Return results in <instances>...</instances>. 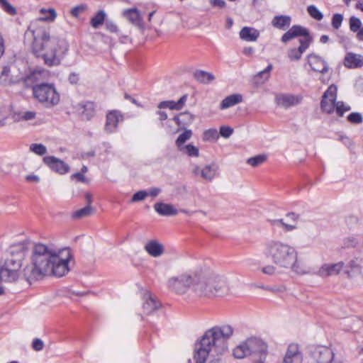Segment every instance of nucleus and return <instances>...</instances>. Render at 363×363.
Masks as SVG:
<instances>
[{
  "label": "nucleus",
  "mask_w": 363,
  "mask_h": 363,
  "mask_svg": "<svg viewBox=\"0 0 363 363\" xmlns=\"http://www.w3.org/2000/svg\"><path fill=\"white\" fill-rule=\"evenodd\" d=\"M272 223L274 226H282L286 231H291L296 228L295 225L286 223L283 219L274 220Z\"/></svg>",
  "instance_id": "44"
},
{
  "label": "nucleus",
  "mask_w": 363,
  "mask_h": 363,
  "mask_svg": "<svg viewBox=\"0 0 363 363\" xmlns=\"http://www.w3.org/2000/svg\"><path fill=\"white\" fill-rule=\"evenodd\" d=\"M40 16L32 21L26 32V36H31V50L34 55L43 60L49 67L57 66L69 50L68 42L62 38L51 36L50 28L45 22H53L57 13L54 9L39 10Z\"/></svg>",
  "instance_id": "1"
},
{
  "label": "nucleus",
  "mask_w": 363,
  "mask_h": 363,
  "mask_svg": "<svg viewBox=\"0 0 363 363\" xmlns=\"http://www.w3.org/2000/svg\"><path fill=\"white\" fill-rule=\"evenodd\" d=\"M335 110L339 116H342L345 112L350 110V106L345 104L343 101H336Z\"/></svg>",
  "instance_id": "43"
},
{
  "label": "nucleus",
  "mask_w": 363,
  "mask_h": 363,
  "mask_svg": "<svg viewBox=\"0 0 363 363\" xmlns=\"http://www.w3.org/2000/svg\"><path fill=\"white\" fill-rule=\"evenodd\" d=\"M360 19L355 16H351L350 18V29L353 33H357L362 27Z\"/></svg>",
  "instance_id": "42"
},
{
  "label": "nucleus",
  "mask_w": 363,
  "mask_h": 363,
  "mask_svg": "<svg viewBox=\"0 0 363 363\" xmlns=\"http://www.w3.org/2000/svg\"><path fill=\"white\" fill-rule=\"evenodd\" d=\"M228 342H222L211 329L208 330L195 343L194 359L196 363H205L208 356L216 358L228 352Z\"/></svg>",
  "instance_id": "5"
},
{
  "label": "nucleus",
  "mask_w": 363,
  "mask_h": 363,
  "mask_svg": "<svg viewBox=\"0 0 363 363\" xmlns=\"http://www.w3.org/2000/svg\"><path fill=\"white\" fill-rule=\"evenodd\" d=\"M194 77L199 82L205 84L209 83L215 79L213 74L203 70L196 71L194 73Z\"/></svg>",
  "instance_id": "32"
},
{
  "label": "nucleus",
  "mask_w": 363,
  "mask_h": 363,
  "mask_svg": "<svg viewBox=\"0 0 363 363\" xmlns=\"http://www.w3.org/2000/svg\"><path fill=\"white\" fill-rule=\"evenodd\" d=\"M123 116L118 111H110L107 113L106 117L105 131L108 133H114L118 128V123L123 121Z\"/></svg>",
  "instance_id": "17"
},
{
  "label": "nucleus",
  "mask_w": 363,
  "mask_h": 363,
  "mask_svg": "<svg viewBox=\"0 0 363 363\" xmlns=\"http://www.w3.org/2000/svg\"><path fill=\"white\" fill-rule=\"evenodd\" d=\"M147 196V191L141 190L135 193L132 198L131 202L135 203L144 200Z\"/></svg>",
  "instance_id": "47"
},
{
  "label": "nucleus",
  "mask_w": 363,
  "mask_h": 363,
  "mask_svg": "<svg viewBox=\"0 0 363 363\" xmlns=\"http://www.w3.org/2000/svg\"><path fill=\"white\" fill-rule=\"evenodd\" d=\"M11 72V69L9 66H4L1 72L0 79L3 80L4 82H6V78L9 76Z\"/></svg>",
  "instance_id": "56"
},
{
  "label": "nucleus",
  "mask_w": 363,
  "mask_h": 363,
  "mask_svg": "<svg viewBox=\"0 0 363 363\" xmlns=\"http://www.w3.org/2000/svg\"><path fill=\"white\" fill-rule=\"evenodd\" d=\"M106 13L101 10L96 13L91 19V25L93 28H97L99 26L102 25L105 21Z\"/></svg>",
  "instance_id": "34"
},
{
  "label": "nucleus",
  "mask_w": 363,
  "mask_h": 363,
  "mask_svg": "<svg viewBox=\"0 0 363 363\" xmlns=\"http://www.w3.org/2000/svg\"><path fill=\"white\" fill-rule=\"evenodd\" d=\"M306 61L310 67L314 72L325 74L329 71L328 62L320 55L310 53L306 56Z\"/></svg>",
  "instance_id": "14"
},
{
  "label": "nucleus",
  "mask_w": 363,
  "mask_h": 363,
  "mask_svg": "<svg viewBox=\"0 0 363 363\" xmlns=\"http://www.w3.org/2000/svg\"><path fill=\"white\" fill-rule=\"evenodd\" d=\"M85 9L86 6L82 4L72 8L70 13L73 16L78 17L80 13L83 12Z\"/></svg>",
  "instance_id": "53"
},
{
  "label": "nucleus",
  "mask_w": 363,
  "mask_h": 363,
  "mask_svg": "<svg viewBox=\"0 0 363 363\" xmlns=\"http://www.w3.org/2000/svg\"><path fill=\"white\" fill-rule=\"evenodd\" d=\"M82 116L86 120H90L95 113V104L91 101H86L82 105Z\"/></svg>",
  "instance_id": "30"
},
{
  "label": "nucleus",
  "mask_w": 363,
  "mask_h": 363,
  "mask_svg": "<svg viewBox=\"0 0 363 363\" xmlns=\"http://www.w3.org/2000/svg\"><path fill=\"white\" fill-rule=\"evenodd\" d=\"M262 288L274 293L286 291V287L283 285L278 286H262Z\"/></svg>",
  "instance_id": "54"
},
{
  "label": "nucleus",
  "mask_w": 363,
  "mask_h": 363,
  "mask_svg": "<svg viewBox=\"0 0 363 363\" xmlns=\"http://www.w3.org/2000/svg\"><path fill=\"white\" fill-rule=\"evenodd\" d=\"M144 303L143 308L145 313L150 314L158 309L161 304L158 302L150 291H145L143 294Z\"/></svg>",
  "instance_id": "20"
},
{
  "label": "nucleus",
  "mask_w": 363,
  "mask_h": 363,
  "mask_svg": "<svg viewBox=\"0 0 363 363\" xmlns=\"http://www.w3.org/2000/svg\"><path fill=\"white\" fill-rule=\"evenodd\" d=\"M218 138L219 134L216 128L208 129L203 133V140L204 141H216Z\"/></svg>",
  "instance_id": "35"
},
{
  "label": "nucleus",
  "mask_w": 363,
  "mask_h": 363,
  "mask_svg": "<svg viewBox=\"0 0 363 363\" xmlns=\"http://www.w3.org/2000/svg\"><path fill=\"white\" fill-rule=\"evenodd\" d=\"M344 265L343 262L335 264H324L320 267L316 274L320 277L337 275L342 270Z\"/></svg>",
  "instance_id": "18"
},
{
  "label": "nucleus",
  "mask_w": 363,
  "mask_h": 363,
  "mask_svg": "<svg viewBox=\"0 0 363 363\" xmlns=\"http://www.w3.org/2000/svg\"><path fill=\"white\" fill-rule=\"evenodd\" d=\"M337 87L333 84L328 88L322 97L320 106L323 111L327 113H333L335 111Z\"/></svg>",
  "instance_id": "11"
},
{
  "label": "nucleus",
  "mask_w": 363,
  "mask_h": 363,
  "mask_svg": "<svg viewBox=\"0 0 363 363\" xmlns=\"http://www.w3.org/2000/svg\"><path fill=\"white\" fill-rule=\"evenodd\" d=\"M259 31L252 27L245 26L240 33V38L246 42H255L259 37Z\"/></svg>",
  "instance_id": "23"
},
{
  "label": "nucleus",
  "mask_w": 363,
  "mask_h": 363,
  "mask_svg": "<svg viewBox=\"0 0 363 363\" xmlns=\"http://www.w3.org/2000/svg\"><path fill=\"white\" fill-rule=\"evenodd\" d=\"M161 192V189L157 187L151 188L149 191H147V196L152 197L157 196Z\"/></svg>",
  "instance_id": "60"
},
{
  "label": "nucleus",
  "mask_w": 363,
  "mask_h": 363,
  "mask_svg": "<svg viewBox=\"0 0 363 363\" xmlns=\"http://www.w3.org/2000/svg\"><path fill=\"white\" fill-rule=\"evenodd\" d=\"M262 272L268 275H273L275 274L276 267L273 265H267L262 269Z\"/></svg>",
  "instance_id": "57"
},
{
  "label": "nucleus",
  "mask_w": 363,
  "mask_h": 363,
  "mask_svg": "<svg viewBox=\"0 0 363 363\" xmlns=\"http://www.w3.org/2000/svg\"><path fill=\"white\" fill-rule=\"evenodd\" d=\"M243 100L240 94H233L226 96L220 103V108L224 110L241 103Z\"/></svg>",
  "instance_id": "28"
},
{
  "label": "nucleus",
  "mask_w": 363,
  "mask_h": 363,
  "mask_svg": "<svg viewBox=\"0 0 363 363\" xmlns=\"http://www.w3.org/2000/svg\"><path fill=\"white\" fill-rule=\"evenodd\" d=\"M35 98L45 107L57 105L60 101V94L53 84L43 83L33 87Z\"/></svg>",
  "instance_id": "9"
},
{
  "label": "nucleus",
  "mask_w": 363,
  "mask_h": 363,
  "mask_svg": "<svg viewBox=\"0 0 363 363\" xmlns=\"http://www.w3.org/2000/svg\"><path fill=\"white\" fill-rule=\"evenodd\" d=\"M312 358L317 363H331L334 358L333 350L325 346H316L311 350Z\"/></svg>",
  "instance_id": "13"
},
{
  "label": "nucleus",
  "mask_w": 363,
  "mask_h": 363,
  "mask_svg": "<svg viewBox=\"0 0 363 363\" xmlns=\"http://www.w3.org/2000/svg\"><path fill=\"white\" fill-rule=\"evenodd\" d=\"M211 4L214 7L223 8L225 6L224 0H210Z\"/></svg>",
  "instance_id": "59"
},
{
  "label": "nucleus",
  "mask_w": 363,
  "mask_h": 363,
  "mask_svg": "<svg viewBox=\"0 0 363 363\" xmlns=\"http://www.w3.org/2000/svg\"><path fill=\"white\" fill-rule=\"evenodd\" d=\"M33 349L35 351H41L44 347V342L39 338H35L32 343Z\"/></svg>",
  "instance_id": "50"
},
{
  "label": "nucleus",
  "mask_w": 363,
  "mask_h": 363,
  "mask_svg": "<svg viewBox=\"0 0 363 363\" xmlns=\"http://www.w3.org/2000/svg\"><path fill=\"white\" fill-rule=\"evenodd\" d=\"M0 6L4 12L10 16H13L17 13L16 8L7 0H0Z\"/></svg>",
  "instance_id": "36"
},
{
  "label": "nucleus",
  "mask_w": 363,
  "mask_h": 363,
  "mask_svg": "<svg viewBox=\"0 0 363 363\" xmlns=\"http://www.w3.org/2000/svg\"><path fill=\"white\" fill-rule=\"evenodd\" d=\"M71 257L69 248L57 251L45 245L36 244L33 250L32 264L23 269V276L30 284L48 275L62 277L69 271Z\"/></svg>",
  "instance_id": "3"
},
{
  "label": "nucleus",
  "mask_w": 363,
  "mask_h": 363,
  "mask_svg": "<svg viewBox=\"0 0 363 363\" xmlns=\"http://www.w3.org/2000/svg\"><path fill=\"white\" fill-rule=\"evenodd\" d=\"M194 116L189 112H183L174 116L173 120L181 127L190 125L194 121Z\"/></svg>",
  "instance_id": "29"
},
{
  "label": "nucleus",
  "mask_w": 363,
  "mask_h": 363,
  "mask_svg": "<svg viewBox=\"0 0 363 363\" xmlns=\"http://www.w3.org/2000/svg\"><path fill=\"white\" fill-rule=\"evenodd\" d=\"M191 172L196 178L211 182L218 174V166L216 163H211L205 166L191 164Z\"/></svg>",
  "instance_id": "10"
},
{
  "label": "nucleus",
  "mask_w": 363,
  "mask_h": 363,
  "mask_svg": "<svg viewBox=\"0 0 363 363\" xmlns=\"http://www.w3.org/2000/svg\"><path fill=\"white\" fill-rule=\"evenodd\" d=\"M302 100L303 96L300 94H277L275 96L276 104L284 108H289L291 106H296L299 104Z\"/></svg>",
  "instance_id": "15"
},
{
  "label": "nucleus",
  "mask_w": 363,
  "mask_h": 363,
  "mask_svg": "<svg viewBox=\"0 0 363 363\" xmlns=\"http://www.w3.org/2000/svg\"><path fill=\"white\" fill-rule=\"evenodd\" d=\"M267 160V156L264 155H259L255 157L249 158L247 163L252 167H257L264 163Z\"/></svg>",
  "instance_id": "39"
},
{
  "label": "nucleus",
  "mask_w": 363,
  "mask_h": 363,
  "mask_svg": "<svg viewBox=\"0 0 363 363\" xmlns=\"http://www.w3.org/2000/svg\"><path fill=\"white\" fill-rule=\"evenodd\" d=\"M181 151L185 152L190 157H198L199 154V150L198 147L191 144L184 145V147H182Z\"/></svg>",
  "instance_id": "40"
},
{
  "label": "nucleus",
  "mask_w": 363,
  "mask_h": 363,
  "mask_svg": "<svg viewBox=\"0 0 363 363\" xmlns=\"http://www.w3.org/2000/svg\"><path fill=\"white\" fill-rule=\"evenodd\" d=\"M167 287L177 294L186 296L185 298L189 301L222 296L228 292L226 279L219 275L204 277L198 274H182L170 277Z\"/></svg>",
  "instance_id": "2"
},
{
  "label": "nucleus",
  "mask_w": 363,
  "mask_h": 363,
  "mask_svg": "<svg viewBox=\"0 0 363 363\" xmlns=\"http://www.w3.org/2000/svg\"><path fill=\"white\" fill-rule=\"evenodd\" d=\"M347 247H350V246L355 247L358 244V240L354 238H347Z\"/></svg>",
  "instance_id": "63"
},
{
  "label": "nucleus",
  "mask_w": 363,
  "mask_h": 363,
  "mask_svg": "<svg viewBox=\"0 0 363 363\" xmlns=\"http://www.w3.org/2000/svg\"><path fill=\"white\" fill-rule=\"evenodd\" d=\"M157 114L159 115V118L161 121H165L167 119V114L164 111H157Z\"/></svg>",
  "instance_id": "64"
},
{
  "label": "nucleus",
  "mask_w": 363,
  "mask_h": 363,
  "mask_svg": "<svg viewBox=\"0 0 363 363\" xmlns=\"http://www.w3.org/2000/svg\"><path fill=\"white\" fill-rule=\"evenodd\" d=\"M187 97H188L187 95L184 94L177 101H162L158 104L157 107L160 109L169 108L170 110L179 111L185 105V103L187 100Z\"/></svg>",
  "instance_id": "24"
},
{
  "label": "nucleus",
  "mask_w": 363,
  "mask_h": 363,
  "mask_svg": "<svg viewBox=\"0 0 363 363\" xmlns=\"http://www.w3.org/2000/svg\"><path fill=\"white\" fill-rule=\"evenodd\" d=\"M72 179H74L81 182H86V179L82 173L77 172L71 176Z\"/></svg>",
  "instance_id": "58"
},
{
  "label": "nucleus",
  "mask_w": 363,
  "mask_h": 363,
  "mask_svg": "<svg viewBox=\"0 0 363 363\" xmlns=\"http://www.w3.org/2000/svg\"><path fill=\"white\" fill-rule=\"evenodd\" d=\"M30 150L38 155H43L47 152L46 147L40 143H33L30 145Z\"/></svg>",
  "instance_id": "41"
},
{
  "label": "nucleus",
  "mask_w": 363,
  "mask_h": 363,
  "mask_svg": "<svg viewBox=\"0 0 363 363\" xmlns=\"http://www.w3.org/2000/svg\"><path fill=\"white\" fill-rule=\"evenodd\" d=\"M23 111H13L11 113V118L14 122H20L23 121Z\"/></svg>",
  "instance_id": "51"
},
{
  "label": "nucleus",
  "mask_w": 363,
  "mask_h": 363,
  "mask_svg": "<svg viewBox=\"0 0 363 363\" xmlns=\"http://www.w3.org/2000/svg\"><path fill=\"white\" fill-rule=\"evenodd\" d=\"M267 353L268 345L267 342L257 337L247 338L233 350V355L236 359H243L252 355L265 359Z\"/></svg>",
  "instance_id": "7"
},
{
  "label": "nucleus",
  "mask_w": 363,
  "mask_h": 363,
  "mask_svg": "<svg viewBox=\"0 0 363 363\" xmlns=\"http://www.w3.org/2000/svg\"><path fill=\"white\" fill-rule=\"evenodd\" d=\"M43 162L53 172L59 174H65L69 171V166L64 161L54 156H45Z\"/></svg>",
  "instance_id": "16"
},
{
  "label": "nucleus",
  "mask_w": 363,
  "mask_h": 363,
  "mask_svg": "<svg viewBox=\"0 0 363 363\" xmlns=\"http://www.w3.org/2000/svg\"><path fill=\"white\" fill-rule=\"evenodd\" d=\"M255 52V49L251 46L245 47L242 50V54L245 56H252Z\"/></svg>",
  "instance_id": "61"
},
{
  "label": "nucleus",
  "mask_w": 363,
  "mask_h": 363,
  "mask_svg": "<svg viewBox=\"0 0 363 363\" xmlns=\"http://www.w3.org/2000/svg\"><path fill=\"white\" fill-rule=\"evenodd\" d=\"M24 255L23 252L11 254L7 257L0 269V279L4 281H14L19 276Z\"/></svg>",
  "instance_id": "8"
},
{
  "label": "nucleus",
  "mask_w": 363,
  "mask_h": 363,
  "mask_svg": "<svg viewBox=\"0 0 363 363\" xmlns=\"http://www.w3.org/2000/svg\"><path fill=\"white\" fill-rule=\"evenodd\" d=\"M345 268H346L345 273L350 277H353L354 275V274H360L361 273L360 265L357 263V262L355 259L350 260L347 263Z\"/></svg>",
  "instance_id": "31"
},
{
  "label": "nucleus",
  "mask_w": 363,
  "mask_h": 363,
  "mask_svg": "<svg viewBox=\"0 0 363 363\" xmlns=\"http://www.w3.org/2000/svg\"><path fill=\"white\" fill-rule=\"evenodd\" d=\"M233 133V129L230 126L223 125L220 128V134L225 138H228Z\"/></svg>",
  "instance_id": "48"
},
{
  "label": "nucleus",
  "mask_w": 363,
  "mask_h": 363,
  "mask_svg": "<svg viewBox=\"0 0 363 363\" xmlns=\"http://www.w3.org/2000/svg\"><path fill=\"white\" fill-rule=\"evenodd\" d=\"M26 180L27 182H38L40 179L39 177L35 175V174H28L26 177Z\"/></svg>",
  "instance_id": "62"
},
{
  "label": "nucleus",
  "mask_w": 363,
  "mask_h": 363,
  "mask_svg": "<svg viewBox=\"0 0 363 363\" xmlns=\"http://www.w3.org/2000/svg\"><path fill=\"white\" fill-rule=\"evenodd\" d=\"M347 120L354 124H359L363 121L362 115L358 112H353L348 115Z\"/></svg>",
  "instance_id": "45"
},
{
  "label": "nucleus",
  "mask_w": 363,
  "mask_h": 363,
  "mask_svg": "<svg viewBox=\"0 0 363 363\" xmlns=\"http://www.w3.org/2000/svg\"><path fill=\"white\" fill-rule=\"evenodd\" d=\"M263 255L279 268L291 269L297 274H308L298 261V252L291 245L278 240H268L262 247Z\"/></svg>",
  "instance_id": "4"
},
{
  "label": "nucleus",
  "mask_w": 363,
  "mask_h": 363,
  "mask_svg": "<svg viewBox=\"0 0 363 363\" xmlns=\"http://www.w3.org/2000/svg\"><path fill=\"white\" fill-rule=\"evenodd\" d=\"M154 209L159 215L162 216H175L178 213L177 209L173 205L162 202L155 203Z\"/></svg>",
  "instance_id": "25"
},
{
  "label": "nucleus",
  "mask_w": 363,
  "mask_h": 363,
  "mask_svg": "<svg viewBox=\"0 0 363 363\" xmlns=\"http://www.w3.org/2000/svg\"><path fill=\"white\" fill-rule=\"evenodd\" d=\"M145 252L152 257H160L164 253V246L157 240H150L144 245Z\"/></svg>",
  "instance_id": "19"
},
{
  "label": "nucleus",
  "mask_w": 363,
  "mask_h": 363,
  "mask_svg": "<svg viewBox=\"0 0 363 363\" xmlns=\"http://www.w3.org/2000/svg\"><path fill=\"white\" fill-rule=\"evenodd\" d=\"M303 354L299 345L290 343L283 356L282 363H303Z\"/></svg>",
  "instance_id": "12"
},
{
  "label": "nucleus",
  "mask_w": 363,
  "mask_h": 363,
  "mask_svg": "<svg viewBox=\"0 0 363 363\" xmlns=\"http://www.w3.org/2000/svg\"><path fill=\"white\" fill-rule=\"evenodd\" d=\"M192 136V131L190 129H186L181 133L176 140L175 144L179 150L184 147V144L189 140Z\"/></svg>",
  "instance_id": "33"
},
{
  "label": "nucleus",
  "mask_w": 363,
  "mask_h": 363,
  "mask_svg": "<svg viewBox=\"0 0 363 363\" xmlns=\"http://www.w3.org/2000/svg\"><path fill=\"white\" fill-rule=\"evenodd\" d=\"M291 23V17L287 15L275 16L272 20V25L273 27L285 30L288 28Z\"/></svg>",
  "instance_id": "27"
},
{
  "label": "nucleus",
  "mask_w": 363,
  "mask_h": 363,
  "mask_svg": "<svg viewBox=\"0 0 363 363\" xmlns=\"http://www.w3.org/2000/svg\"><path fill=\"white\" fill-rule=\"evenodd\" d=\"M106 28L111 33H116L118 32V28L117 25L111 20H106L105 22Z\"/></svg>",
  "instance_id": "49"
},
{
  "label": "nucleus",
  "mask_w": 363,
  "mask_h": 363,
  "mask_svg": "<svg viewBox=\"0 0 363 363\" xmlns=\"http://www.w3.org/2000/svg\"><path fill=\"white\" fill-rule=\"evenodd\" d=\"M342 21H343V16L342 14H340V13L334 14L333 16L332 21H331L332 26L335 29H338L341 26Z\"/></svg>",
  "instance_id": "46"
},
{
  "label": "nucleus",
  "mask_w": 363,
  "mask_h": 363,
  "mask_svg": "<svg viewBox=\"0 0 363 363\" xmlns=\"http://www.w3.org/2000/svg\"><path fill=\"white\" fill-rule=\"evenodd\" d=\"M211 329L216 336L224 342H227V340L232 336L233 333V328L229 325H224L220 327H213Z\"/></svg>",
  "instance_id": "26"
},
{
  "label": "nucleus",
  "mask_w": 363,
  "mask_h": 363,
  "mask_svg": "<svg viewBox=\"0 0 363 363\" xmlns=\"http://www.w3.org/2000/svg\"><path fill=\"white\" fill-rule=\"evenodd\" d=\"M91 213L92 208L90 205H87L86 206L74 211L72 213V217L74 218H81L89 216Z\"/></svg>",
  "instance_id": "37"
},
{
  "label": "nucleus",
  "mask_w": 363,
  "mask_h": 363,
  "mask_svg": "<svg viewBox=\"0 0 363 363\" xmlns=\"http://www.w3.org/2000/svg\"><path fill=\"white\" fill-rule=\"evenodd\" d=\"M296 37H303L298 40L300 45L298 48H291L287 52V56L291 61H298L301 58L303 52L310 47L313 43V37L309 30L301 26L294 25L281 38V41L286 43Z\"/></svg>",
  "instance_id": "6"
},
{
  "label": "nucleus",
  "mask_w": 363,
  "mask_h": 363,
  "mask_svg": "<svg viewBox=\"0 0 363 363\" xmlns=\"http://www.w3.org/2000/svg\"><path fill=\"white\" fill-rule=\"evenodd\" d=\"M272 65L269 64L264 70L260 71L257 74L256 77H262V76H265V80L268 79L269 74L272 70Z\"/></svg>",
  "instance_id": "52"
},
{
  "label": "nucleus",
  "mask_w": 363,
  "mask_h": 363,
  "mask_svg": "<svg viewBox=\"0 0 363 363\" xmlns=\"http://www.w3.org/2000/svg\"><path fill=\"white\" fill-rule=\"evenodd\" d=\"M344 65L349 69L360 68L363 66V56L349 52L345 57Z\"/></svg>",
  "instance_id": "21"
},
{
  "label": "nucleus",
  "mask_w": 363,
  "mask_h": 363,
  "mask_svg": "<svg viewBox=\"0 0 363 363\" xmlns=\"http://www.w3.org/2000/svg\"><path fill=\"white\" fill-rule=\"evenodd\" d=\"M307 11L310 16L315 20L321 21L323 18L322 12L314 5L308 6L307 7Z\"/></svg>",
  "instance_id": "38"
},
{
  "label": "nucleus",
  "mask_w": 363,
  "mask_h": 363,
  "mask_svg": "<svg viewBox=\"0 0 363 363\" xmlns=\"http://www.w3.org/2000/svg\"><path fill=\"white\" fill-rule=\"evenodd\" d=\"M22 117L24 121L33 120L36 117V113L33 111H23Z\"/></svg>",
  "instance_id": "55"
},
{
  "label": "nucleus",
  "mask_w": 363,
  "mask_h": 363,
  "mask_svg": "<svg viewBox=\"0 0 363 363\" xmlns=\"http://www.w3.org/2000/svg\"><path fill=\"white\" fill-rule=\"evenodd\" d=\"M123 16L132 24L138 27H141L143 26V17L137 8L123 10Z\"/></svg>",
  "instance_id": "22"
}]
</instances>
